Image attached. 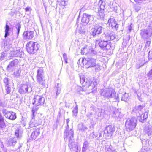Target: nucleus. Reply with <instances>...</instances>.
<instances>
[{"mask_svg": "<svg viewBox=\"0 0 152 152\" xmlns=\"http://www.w3.org/2000/svg\"><path fill=\"white\" fill-rule=\"evenodd\" d=\"M115 34L113 32L110 31L106 34H102L100 37V40L96 41L99 47L102 48H105L108 50L111 48L110 45L108 44V41L113 40L115 38Z\"/></svg>", "mask_w": 152, "mask_h": 152, "instance_id": "nucleus-1", "label": "nucleus"}, {"mask_svg": "<svg viewBox=\"0 0 152 152\" xmlns=\"http://www.w3.org/2000/svg\"><path fill=\"white\" fill-rule=\"evenodd\" d=\"M101 96L104 98L109 99L110 98H114L115 101L119 102V99L118 94H116L115 91L113 89L105 88L100 91Z\"/></svg>", "mask_w": 152, "mask_h": 152, "instance_id": "nucleus-2", "label": "nucleus"}, {"mask_svg": "<svg viewBox=\"0 0 152 152\" xmlns=\"http://www.w3.org/2000/svg\"><path fill=\"white\" fill-rule=\"evenodd\" d=\"M80 83L82 84V87L79 86L78 87V91H86L87 90L88 88H89L91 86L90 88L92 90L94 88V85L95 82L93 83L92 84V82L90 80L87 79L86 81H85V78L83 77H80Z\"/></svg>", "mask_w": 152, "mask_h": 152, "instance_id": "nucleus-3", "label": "nucleus"}, {"mask_svg": "<svg viewBox=\"0 0 152 152\" xmlns=\"http://www.w3.org/2000/svg\"><path fill=\"white\" fill-rule=\"evenodd\" d=\"M39 45L37 42H29L26 45V50L30 54H34L39 48Z\"/></svg>", "mask_w": 152, "mask_h": 152, "instance_id": "nucleus-4", "label": "nucleus"}, {"mask_svg": "<svg viewBox=\"0 0 152 152\" xmlns=\"http://www.w3.org/2000/svg\"><path fill=\"white\" fill-rule=\"evenodd\" d=\"M36 78L37 82L41 87H45L46 86L44 72L42 68H39L37 70Z\"/></svg>", "mask_w": 152, "mask_h": 152, "instance_id": "nucleus-5", "label": "nucleus"}, {"mask_svg": "<svg viewBox=\"0 0 152 152\" xmlns=\"http://www.w3.org/2000/svg\"><path fill=\"white\" fill-rule=\"evenodd\" d=\"M137 120L135 118L132 117L127 120L125 122V126L128 131L134 129L136 127Z\"/></svg>", "mask_w": 152, "mask_h": 152, "instance_id": "nucleus-6", "label": "nucleus"}, {"mask_svg": "<svg viewBox=\"0 0 152 152\" xmlns=\"http://www.w3.org/2000/svg\"><path fill=\"white\" fill-rule=\"evenodd\" d=\"M82 63L83 65L85 63L84 66L86 68L94 67L96 65V59L92 57L88 56L85 60H82Z\"/></svg>", "mask_w": 152, "mask_h": 152, "instance_id": "nucleus-7", "label": "nucleus"}, {"mask_svg": "<svg viewBox=\"0 0 152 152\" xmlns=\"http://www.w3.org/2000/svg\"><path fill=\"white\" fill-rule=\"evenodd\" d=\"M140 35L141 38L144 39L151 38L152 35V28L149 27L146 29H142L140 31Z\"/></svg>", "mask_w": 152, "mask_h": 152, "instance_id": "nucleus-8", "label": "nucleus"}, {"mask_svg": "<svg viewBox=\"0 0 152 152\" xmlns=\"http://www.w3.org/2000/svg\"><path fill=\"white\" fill-rule=\"evenodd\" d=\"M17 141V139L16 137L10 138L8 141V144L10 146L15 147V149L18 150L21 148L22 144L21 143L18 142Z\"/></svg>", "mask_w": 152, "mask_h": 152, "instance_id": "nucleus-9", "label": "nucleus"}, {"mask_svg": "<svg viewBox=\"0 0 152 152\" xmlns=\"http://www.w3.org/2000/svg\"><path fill=\"white\" fill-rule=\"evenodd\" d=\"M44 97L42 96L36 95L34 96L33 99L32 104L34 106H38L43 104L45 102Z\"/></svg>", "mask_w": 152, "mask_h": 152, "instance_id": "nucleus-10", "label": "nucleus"}, {"mask_svg": "<svg viewBox=\"0 0 152 152\" xmlns=\"http://www.w3.org/2000/svg\"><path fill=\"white\" fill-rule=\"evenodd\" d=\"M2 111L3 114L6 118L12 120L16 118L15 113L12 111H8L5 108L3 109Z\"/></svg>", "mask_w": 152, "mask_h": 152, "instance_id": "nucleus-11", "label": "nucleus"}, {"mask_svg": "<svg viewBox=\"0 0 152 152\" xmlns=\"http://www.w3.org/2000/svg\"><path fill=\"white\" fill-rule=\"evenodd\" d=\"M66 129L65 130L64 134L65 137L64 139L65 141L73 139L74 131L72 129Z\"/></svg>", "mask_w": 152, "mask_h": 152, "instance_id": "nucleus-12", "label": "nucleus"}, {"mask_svg": "<svg viewBox=\"0 0 152 152\" xmlns=\"http://www.w3.org/2000/svg\"><path fill=\"white\" fill-rule=\"evenodd\" d=\"M102 31V27L99 24H96L94 26V28L91 32V34L94 37L101 34Z\"/></svg>", "mask_w": 152, "mask_h": 152, "instance_id": "nucleus-13", "label": "nucleus"}, {"mask_svg": "<svg viewBox=\"0 0 152 152\" xmlns=\"http://www.w3.org/2000/svg\"><path fill=\"white\" fill-rule=\"evenodd\" d=\"M19 61L17 59H14L11 61L9 63L6 68V70L9 72L13 71L15 67L17 66Z\"/></svg>", "mask_w": 152, "mask_h": 152, "instance_id": "nucleus-14", "label": "nucleus"}, {"mask_svg": "<svg viewBox=\"0 0 152 152\" xmlns=\"http://www.w3.org/2000/svg\"><path fill=\"white\" fill-rule=\"evenodd\" d=\"M115 131V128L113 126L108 125L105 127L104 130V133L106 136L110 137L113 135Z\"/></svg>", "mask_w": 152, "mask_h": 152, "instance_id": "nucleus-15", "label": "nucleus"}, {"mask_svg": "<svg viewBox=\"0 0 152 152\" xmlns=\"http://www.w3.org/2000/svg\"><path fill=\"white\" fill-rule=\"evenodd\" d=\"M93 18L94 17L92 15L84 13L81 19V22L83 25H86L89 22L90 20L93 19Z\"/></svg>", "mask_w": 152, "mask_h": 152, "instance_id": "nucleus-16", "label": "nucleus"}, {"mask_svg": "<svg viewBox=\"0 0 152 152\" xmlns=\"http://www.w3.org/2000/svg\"><path fill=\"white\" fill-rule=\"evenodd\" d=\"M112 115L115 119L119 120L123 117V114L121 113L120 110L115 108L112 112Z\"/></svg>", "mask_w": 152, "mask_h": 152, "instance_id": "nucleus-17", "label": "nucleus"}, {"mask_svg": "<svg viewBox=\"0 0 152 152\" xmlns=\"http://www.w3.org/2000/svg\"><path fill=\"white\" fill-rule=\"evenodd\" d=\"M6 125L4 121V117L0 113V132H3L7 130Z\"/></svg>", "mask_w": 152, "mask_h": 152, "instance_id": "nucleus-18", "label": "nucleus"}, {"mask_svg": "<svg viewBox=\"0 0 152 152\" xmlns=\"http://www.w3.org/2000/svg\"><path fill=\"white\" fill-rule=\"evenodd\" d=\"M34 31L28 30L24 32L23 34V37L25 39H31L34 37Z\"/></svg>", "mask_w": 152, "mask_h": 152, "instance_id": "nucleus-19", "label": "nucleus"}, {"mask_svg": "<svg viewBox=\"0 0 152 152\" xmlns=\"http://www.w3.org/2000/svg\"><path fill=\"white\" fill-rule=\"evenodd\" d=\"M68 140V146L70 151H72L73 150H77L78 148V147L77 143L75 142L74 141V139Z\"/></svg>", "mask_w": 152, "mask_h": 152, "instance_id": "nucleus-20", "label": "nucleus"}, {"mask_svg": "<svg viewBox=\"0 0 152 152\" xmlns=\"http://www.w3.org/2000/svg\"><path fill=\"white\" fill-rule=\"evenodd\" d=\"M31 89L26 85H23L19 89V92L21 94H24L27 92H31Z\"/></svg>", "mask_w": 152, "mask_h": 152, "instance_id": "nucleus-21", "label": "nucleus"}, {"mask_svg": "<svg viewBox=\"0 0 152 152\" xmlns=\"http://www.w3.org/2000/svg\"><path fill=\"white\" fill-rule=\"evenodd\" d=\"M86 48H84L83 49H81V54H84L85 53L88 56H93L95 54V51L92 49H89V51L88 53L86 52V51L87 50Z\"/></svg>", "mask_w": 152, "mask_h": 152, "instance_id": "nucleus-22", "label": "nucleus"}, {"mask_svg": "<svg viewBox=\"0 0 152 152\" xmlns=\"http://www.w3.org/2000/svg\"><path fill=\"white\" fill-rule=\"evenodd\" d=\"M23 52L20 51V49H18L14 51H12L10 53V55L12 56L19 57H21Z\"/></svg>", "mask_w": 152, "mask_h": 152, "instance_id": "nucleus-23", "label": "nucleus"}, {"mask_svg": "<svg viewBox=\"0 0 152 152\" xmlns=\"http://www.w3.org/2000/svg\"><path fill=\"white\" fill-rule=\"evenodd\" d=\"M40 129H37L33 131L31 135V137L33 139L35 140L40 134Z\"/></svg>", "mask_w": 152, "mask_h": 152, "instance_id": "nucleus-24", "label": "nucleus"}, {"mask_svg": "<svg viewBox=\"0 0 152 152\" xmlns=\"http://www.w3.org/2000/svg\"><path fill=\"white\" fill-rule=\"evenodd\" d=\"M144 132L148 136L151 135L152 133L151 128L149 126H146L144 129Z\"/></svg>", "mask_w": 152, "mask_h": 152, "instance_id": "nucleus-25", "label": "nucleus"}, {"mask_svg": "<svg viewBox=\"0 0 152 152\" xmlns=\"http://www.w3.org/2000/svg\"><path fill=\"white\" fill-rule=\"evenodd\" d=\"M98 5L100 9L99 10L104 11L105 8V3L102 0H100L99 1Z\"/></svg>", "mask_w": 152, "mask_h": 152, "instance_id": "nucleus-26", "label": "nucleus"}, {"mask_svg": "<svg viewBox=\"0 0 152 152\" xmlns=\"http://www.w3.org/2000/svg\"><path fill=\"white\" fill-rule=\"evenodd\" d=\"M11 29V28L9 26L7 23L5 26V34L4 35V37L5 38H6L10 35L9 31H10Z\"/></svg>", "mask_w": 152, "mask_h": 152, "instance_id": "nucleus-27", "label": "nucleus"}, {"mask_svg": "<svg viewBox=\"0 0 152 152\" xmlns=\"http://www.w3.org/2000/svg\"><path fill=\"white\" fill-rule=\"evenodd\" d=\"M137 115L138 117H140V121L141 120H144L146 119L148 117V113L147 112H145L144 113L140 115L139 114V115H138V114H137Z\"/></svg>", "mask_w": 152, "mask_h": 152, "instance_id": "nucleus-28", "label": "nucleus"}, {"mask_svg": "<svg viewBox=\"0 0 152 152\" xmlns=\"http://www.w3.org/2000/svg\"><path fill=\"white\" fill-rule=\"evenodd\" d=\"M104 11L99 10L98 14L97 15V18L98 19L102 20L104 19Z\"/></svg>", "mask_w": 152, "mask_h": 152, "instance_id": "nucleus-29", "label": "nucleus"}, {"mask_svg": "<svg viewBox=\"0 0 152 152\" xmlns=\"http://www.w3.org/2000/svg\"><path fill=\"white\" fill-rule=\"evenodd\" d=\"M61 84L58 83H57V85L56 88V96H58L60 93L61 90Z\"/></svg>", "mask_w": 152, "mask_h": 152, "instance_id": "nucleus-30", "label": "nucleus"}, {"mask_svg": "<svg viewBox=\"0 0 152 152\" xmlns=\"http://www.w3.org/2000/svg\"><path fill=\"white\" fill-rule=\"evenodd\" d=\"M15 135L16 138H20L22 137V133L18 129H17L15 132Z\"/></svg>", "mask_w": 152, "mask_h": 152, "instance_id": "nucleus-31", "label": "nucleus"}, {"mask_svg": "<svg viewBox=\"0 0 152 152\" xmlns=\"http://www.w3.org/2000/svg\"><path fill=\"white\" fill-rule=\"evenodd\" d=\"M21 28V25L19 23L17 24L15 26V28L17 31L16 34L18 36L19 34Z\"/></svg>", "mask_w": 152, "mask_h": 152, "instance_id": "nucleus-32", "label": "nucleus"}, {"mask_svg": "<svg viewBox=\"0 0 152 152\" xmlns=\"http://www.w3.org/2000/svg\"><path fill=\"white\" fill-rule=\"evenodd\" d=\"M128 94L125 93L122 95L121 100L126 102L128 99Z\"/></svg>", "mask_w": 152, "mask_h": 152, "instance_id": "nucleus-33", "label": "nucleus"}, {"mask_svg": "<svg viewBox=\"0 0 152 152\" xmlns=\"http://www.w3.org/2000/svg\"><path fill=\"white\" fill-rule=\"evenodd\" d=\"M7 53L6 51L2 52L0 54V60L2 61L4 58L7 56Z\"/></svg>", "mask_w": 152, "mask_h": 152, "instance_id": "nucleus-34", "label": "nucleus"}, {"mask_svg": "<svg viewBox=\"0 0 152 152\" xmlns=\"http://www.w3.org/2000/svg\"><path fill=\"white\" fill-rule=\"evenodd\" d=\"M20 73L21 71L19 70H18L14 72L13 74V77L16 78L19 77Z\"/></svg>", "mask_w": 152, "mask_h": 152, "instance_id": "nucleus-35", "label": "nucleus"}, {"mask_svg": "<svg viewBox=\"0 0 152 152\" xmlns=\"http://www.w3.org/2000/svg\"><path fill=\"white\" fill-rule=\"evenodd\" d=\"M88 147V142H85L83 144L82 148V152H86V151Z\"/></svg>", "mask_w": 152, "mask_h": 152, "instance_id": "nucleus-36", "label": "nucleus"}, {"mask_svg": "<svg viewBox=\"0 0 152 152\" xmlns=\"http://www.w3.org/2000/svg\"><path fill=\"white\" fill-rule=\"evenodd\" d=\"M107 151L108 152H117L111 145H110L109 147L107 148Z\"/></svg>", "mask_w": 152, "mask_h": 152, "instance_id": "nucleus-37", "label": "nucleus"}, {"mask_svg": "<svg viewBox=\"0 0 152 152\" xmlns=\"http://www.w3.org/2000/svg\"><path fill=\"white\" fill-rule=\"evenodd\" d=\"M78 129L80 130L85 131L88 129L83 124H79Z\"/></svg>", "mask_w": 152, "mask_h": 152, "instance_id": "nucleus-38", "label": "nucleus"}, {"mask_svg": "<svg viewBox=\"0 0 152 152\" xmlns=\"http://www.w3.org/2000/svg\"><path fill=\"white\" fill-rule=\"evenodd\" d=\"M39 108L37 107L34 106L32 109V118L33 119L34 117L35 114L36 113L37 111L38 110Z\"/></svg>", "mask_w": 152, "mask_h": 152, "instance_id": "nucleus-39", "label": "nucleus"}, {"mask_svg": "<svg viewBox=\"0 0 152 152\" xmlns=\"http://www.w3.org/2000/svg\"><path fill=\"white\" fill-rule=\"evenodd\" d=\"M110 26H111L113 28L115 29L116 30L118 29V25L116 21H115V22L111 24Z\"/></svg>", "mask_w": 152, "mask_h": 152, "instance_id": "nucleus-40", "label": "nucleus"}, {"mask_svg": "<svg viewBox=\"0 0 152 152\" xmlns=\"http://www.w3.org/2000/svg\"><path fill=\"white\" fill-rule=\"evenodd\" d=\"M72 112L75 116L77 115L78 113V106L77 104L76 105L73 109Z\"/></svg>", "mask_w": 152, "mask_h": 152, "instance_id": "nucleus-41", "label": "nucleus"}, {"mask_svg": "<svg viewBox=\"0 0 152 152\" xmlns=\"http://www.w3.org/2000/svg\"><path fill=\"white\" fill-rule=\"evenodd\" d=\"M151 39L149 38V39H145L144 42L145 44V46L146 48H148L150 44L151 43Z\"/></svg>", "mask_w": 152, "mask_h": 152, "instance_id": "nucleus-42", "label": "nucleus"}, {"mask_svg": "<svg viewBox=\"0 0 152 152\" xmlns=\"http://www.w3.org/2000/svg\"><path fill=\"white\" fill-rule=\"evenodd\" d=\"M133 25L132 24H130L129 25H128L127 26V29L128 30V33H130L132 30H133Z\"/></svg>", "mask_w": 152, "mask_h": 152, "instance_id": "nucleus-43", "label": "nucleus"}, {"mask_svg": "<svg viewBox=\"0 0 152 152\" xmlns=\"http://www.w3.org/2000/svg\"><path fill=\"white\" fill-rule=\"evenodd\" d=\"M115 19L114 18H110L108 21V22L109 24V26H110V25L113 23L115 22Z\"/></svg>", "mask_w": 152, "mask_h": 152, "instance_id": "nucleus-44", "label": "nucleus"}, {"mask_svg": "<svg viewBox=\"0 0 152 152\" xmlns=\"http://www.w3.org/2000/svg\"><path fill=\"white\" fill-rule=\"evenodd\" d=\"M5 87L7 94H9L11 91V90L10 86L9 85H7V86H5Z\"/></svg>", "mask_w": 152, "mask_h": 152, "instance_id": "nucleus-45", "label": "nucleus"}, {"mask_svg": "<svg viewBox=\"0 0 152 152\" xmlns=\"http://www.w3.org/2000/svg\"><path fill=\"white\" fill-rule=\"evenodd\" d=\"M12 46V42H10L9 43H8V44H7L6 46L5 47V48L6 49L7 48V50H8L10 49V48H11Z\"/></svg>", "mask_w": 152, "mask_h": 152, "instance_id": "nucleus-46", "label": "nucleus"}, {"mask_svg": "<svg viewBox=\"0 0 152 152\" xmlns=\"http://www.w3.org/2000/svg\"><path fill=\"white\" fill-rule=\"evenodd\" d=\"M95 66V69L96 72L99 71L100 69V66L99 65L96 64V65Z\"/></svg>", "mask_w": 152, "mask_h": 152, "instance_id": "nucleus-47", "label": "nucleus"}, {"mask_svg": "<svg viewBox=\"0 0 152 152\" xmlns=\"http://www.w3.org/2000/svg\"><path fill=\"white\" fill-rule=\"evenodd\" d=\"M0 106L3 107H5L7 106L6 104L4 102H3L0 99Z\"/></svg>", "mask_w": 152, "mask_h": 152, "instance_id": "nucleus-48", "label": "nucleus"}, {"mask_svg": "<svg viewBox=\"0 0 152 152\" xmlns=\"http://www.w3.org/2000/svg\"><path fill=\"white\" fill-rule=\"evenodd\" d=\"M67 1L66 0H64L63 1H61L60 4H61L63 6H65L66 5Z\"/></svg>", "mask_w": 152, "mask_h": 152, "instance_id": "nucleus-49", "label": "nucleus"}, {"mask_svg": "<svg viewBox=\"0 0 152 152\" xmlns=\"http://www.w3.org/2000/svg\"><path fill=\"white\" fill-rule=\"evenodd\" d=\"M8 78L5 77L4 80V82L5 84V86L9 85L8 83Z\"/></svg>", "mask_w": 152, "mask_h": 152, "instance_id": "nucleus-50", "label": "nucleus"}, {"mask_svg": "<svg viewBox=\"0 0 152 152\" xmlns=\"http://www.w3.org/2000/svg\"><path fill=\"white\" fill-rule=\"evenodd\" d=\"M63 57L64 60L65 61V62L66 63H67V57L66 54V53H64V54L63 55Z\"/></svg>", "mask_w": 152, "mask_h": 152, "instance_id": "nucleus-51", "label": "nucleus"}, {"mask_svg": "<svg viewBox=\"0 0 152 152\" xmlns=\"http://www.w3.org/2000/svg\"><path fill=\"white\" fill-rule=\"evenodd\" d=\"M147 76L149 78H152V69L147 74Z\"/></svg>", "mask_w": 152, "mask_h": 152, "instance_id": "nucleus-52", "label": "nucleus"}, {"mask_svg": "<svg viewBox=\"0 0 152 152\" xmlns=\"http://www.w3.org/2000/svg\"><path fill=\"white\" fill-rule=\"evenodd\" d=\"M95 134L96 137H98V138H99L101 136V133H100L99 132H97L95 133Z\"/></svg>", "mask_w": 152, "mask_h": 152, "instance_id": "nucleus-53", "label": "nucleus"}, {"mask_svg": "<svg viewBox=\"0 0 152 152\" xmlns=\"http://www.w3.org/2000/svg\"><path fill=\"white\" fill-rule=\"evenodd\" d=\"M90 137H91L92 138H96V136L94 132L91 133L90 135Z\"/></svg>", "mask_w": 152, "mask_h": 152, "instance_id": "nucleus-54", "label": "nucleus"}, {"mask_svg": "<svg viewBox=\"0 0 152 152\" xmlns=\"http://www.w3.org/2000/svg\"><path fill=\"white\" fill-rule=\"evenodd\" d=\"M69 121H70V120H69V119H67L66 120V124H67V126L66 127V129H68V128H69V125H68V123L69 122Z\"/></svg>", "mask_w": 152, "mask_h": 152, "instance_id": "nucleus-55", "label": "nucleus"}, {"mask_svg": "<svg viewBox=\"0 0 152 152\" xmlns=\"http://www.w3.org/2000/svg\"><path fill=\"white\" fill-rule=\"evenodd\" d=\"M76 31H78V32L80 34L82 33L83 32V30H82V29H78V28H77Z\"/></svg>", "mask_w": 152, "mask_h": 152, "instance_id": "nucleus-56", "label": "nucleus"}, {"mask_svg": "<svg viewBox=\"0 0 152 152\" xmlns=\"http://www.w3.org/2000/svg\"><path fill=\"white\" fill-rule=\"evenodd\" d=\"M143 108V107L141 105H139L137 107V110L139 111H140Z\"/></svg>", "mask_w": 152, "mask_h": 152, "instance_id": "nucleus-57", "label": "nucleus"}, {"mask_svg": "<svg viewBox=\"0 0 152 152\" xmlns=\"http://www.w3.org/2000/svg\"><path fill=\"white\" fill-rule=\"evenodd\" d=\"M24 20L25 21L26 23H28L29 21V19L27 18H25L24 19Z\"/></svg>", "mask_w": 152, "mask_h": 152, "instance_id": "nucleus-58", "label": "nucleus"}, {"mask_svg": "<svg viewBox=\"0 0 152 152\" xmlns=\"http://www.w3.org/2000/svg\"><path fill=\"white\" fill-rule=\"evenodd\" d=\"M144 1V0H134L135 2L138 3H141Z\"/></svg>", "mask_w": 152, "mask_h": 152, "instance_id": "nucleus-59", "label": "nucleus"}, {"mask_svg": "<svg viewBox=\"0 0 152 152\" xmlns=\"http://www.w3.org/2000/svg\"><path fill=\"white\" fill-rule=\"evenodd\" d=\"M93 115V113H89L88 114V116L89 118H91L92 115Z\"/></svg>", "mask_w": 152, "mask_h": 152, "instance_id": "nucleus-60", "label": "nucleus"}, {"mask_svg": "<svg viewBox=\"0 0 152 152\" xmlns=\"http://www.w3.org/2000/svg\"><path fill=\"white\" fill-rule=\"evenodd\" d=\"M30 9V8L29 7H27L25 8V10L26 12L29 11Z\"/></svg>", "mask_w": 152, "mask_h": 152, "instance_id": "nucleus-61", "label": "nucleus"}, {"mask_svg": "<svg viewBox=\"0 0 152 152\" xmlns=\"http://www.w3.org/2000/svg\"><path fill=\"white\" fill-rule=\"evenodd\" d=\"M94 126L93 125V124H92L90 126V129H93V127H94Z\"/></svg>", "mask_w": 152, "mask_h": 152, "instance_id": "nucleus-62", "label": "nucleus"}, {"mask_svg": "<svg viewBox=\"0 0 152 152\" xmlns=\"http://www.w3.org/2000/svg\"><path fill=\"white\" fill-rule=\"evenodd\" d=\"M60 115H61V111H59V112H58V116L59 117H60Z\"/></svg>", "mask_w": 152, "mask_h": 152, "instance_id": "nucleus-63", "label": "nucleus"}, {"mask_svg": "<svg viewBox=\"0 0 152 152\" xmlns=\"http://www.w3.org/2000/svg\"><path fill=\"white\" fill-rule=\"evenodd\" d=\"M30 125L31 126V127H32L33 126H32V125L31 124V122H30Z\"/></svg>", "mask_w": 152, "mask_h": 152, "instance_id": "nucleus-64", "label": "nucleus"}]
</instances>
